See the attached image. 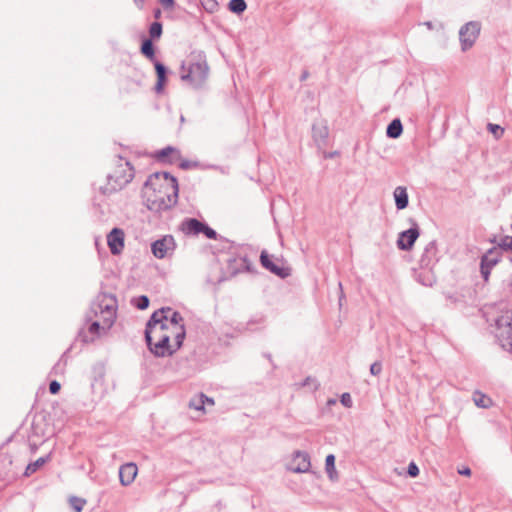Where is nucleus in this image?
Segmentation results:
<instances>
[{"label": "nucleus", "mask_w": 512, "mask_h": 512, "mask_svg": "<svg viewBox=\"0 0 512 512\" xmlns=\"http://www.w3.org/2000/svg\"><path fill=\"white\" fill-rule=\"evenodd\" d=\"M178 182L168 172L151 174L144 184V198L150 211L161 212L170 209L178 200Z\"/></svg>", "instance_id": "f257e3e1"}, {"label": "nucleus", "mask_w": 512, "mask_h": 512, "mask_svg": "<svg viewBox=\"0 0 512 512\" xmlns=\"http://www.w3.org/2000/svg\"><path fill=\"white\" fill-rule=\"evenodd\" d=\"M167 312H171L170 307H163L151 315L145 328V341L150 352L156 357L170 356L175 352L170 346V335L168 330Z\"/></svg>", "instance_id": "f03ea898"}, {"label": "nucleus", "mask_w": 512, "mask_h": 512, "mask_svg": "<svg viewBox=\"0 0 512 512\" xmlns=\"http://www.w3.org/2000/svg\"><path fill=\"white\" fill-rule=\"evenodd\" d=\"M180 78L193 88L203 86L208 78L209 67L203 53H191L181 64Z\"/></svg>", "instance_id": "7ed1b4c3"}, {"label": "nucleus", "mask_w": 512, "mask_h": 512, "mask_svg": "<svg viewBox=\"0 0 512 512\" xmlns=\"http://www.w3.org/2000/svg\"><path fill=\"white\" fill-rule=\"evenodd\" d=\"M108 184L101 188L103 194H111L124 188L134 178V168L126 161L121 163L115 172L108 175Z\"/></svg>", "instance_id": "20e7f679"}, {"label": "nucleus", "mask_w": 512, "mask_h": 512, "mask_svg": "<svg viewBox=\"0 0 512 512\" xmlns=\"http://www.w3.org/2000/svg\"><path fill=\"white\" fill-rule=\"evenodd\" d=\"M495 336L503 349L512 352V311H505L496 319Z\"/></svg>", "instance_id": "39448f33"}, {"label": "nucleus", "mask_w": 512, "mask_h": 512, "mask_svg": "<svg viewBox=\"0 0 512 512\" xmlns=\"http://www.w3.org/2000/svg\"><path fill=\"white\" fill-rule=\"evenodd\" d=\"M116 300L114 297H106L103 298L96 304H93L92 310L95 314L100 311L103 316V326L102 329H109L115 320L116 316Z\"/></svg>", "instance_id": "423d86ee"}, {"label": "nucleus", "mask_w": 512, "mask_h": 512, "mask_svg": "<svg viewBox=\"0 0 512 512\" xmlns=\"http://www.w3.org/2000/svg\"><path fill=\"white\" fill-rule=\"evenodd\" d=\"M481 30V24L477 21H470L464 24L459 30L461 50L467 51L475 44Z\"/></svg>", "instance_id": "0eeeda50"}, {"label": "nucleus", "mask_w": 512, "mask_h": 512, "mask_svg": "<svg viewBox=\"0 0 512 512\" xmlns=\"http://www.w3.org/2000/svg\"><path fill=\"white\" fill-rule=\"evenodd\" d=\"M410 222L412 223V226L409 229L400 232L397 239V247L402 251H410L420 236L418 224L413 219H410Z\"/></svg>", "instance_id": "6e6552de"}, {"label": "nucleus", "mask_w": 512, "mask_h": 512, "mask_svg": "<svg viewBox=\"0 0 512 512\" xmlns=\"http://www.w3.org/2000/svg\"><path fill=\"white\" fill-rule=\"evenodd\" d=\"M260 263L266 270L281 279H285L291 275V268L276 264L266 250H263L260 254Z\"/></svg>", "instance_id": "1a4fd4ad"}, {"label": "nucleus", "mask_w": 512, "mask_h": 512, "mask_svg": "<svg viewBox=\"0 0 512 512\" xmlns=\"http://www.w3.org/2000/svg\"><path fill=\"white\" fill-rule=\"evenodd\" d=\"M175 249V241L173 236L166 235L161 239L154 241L151 250L156 258L162 259Z\"/></svg>", "instance_id": "9d476101"}, {"label": "nucleus", "mask_w": 512, "mask_h": 512, "mask_svg": "<svg viewBox=\"0 0 512 512\" xmlns=\"http://www.w3.org/2000/svg\"><path fill=\"white\" fill-rule=\"evenodd\" d=\"M499 261L497 248L488 250L481 258L480 272L485 281L488 280L490 271Z\"/></svg>", "instance_id": "9b49d317"}, {"label": "nucleus", "mask_w": 512, "mask_h": 512, "mask_svg": "<svg viewBox=\"0 0 512 512\" xmlns=\"http://www.w3.org/2000/svg\"><path fill=\"white\" fill-rule=\"evenodd\" d=\"M107 243L113 255L119 254L124 247V232L120 228H113L107 235Z\"/></svg>", "instance_id": "f8f14e48"}, {"label": "nucleus", "mask_w": 512, "mask_h": 512, "mask_svg": "<svg viewBox=\"0 0 512 512\" xmlns=\"http://www.w3.org/2000/svg\"><path fill=\"white\" fill-rule=\"evenodd\" d=\"M328 135V126L324 121H318L312 125V137L318 148L326 146Z\"/></svg>", "instance_id": "ddd939ff"}, {"label": "nucleus", "mask_w": 512, "mask_h": 512, "mask_svg": "<svg viewBox=\"0 0 512 512\" xmlns=\"http://www.w3.org/2000/svg\"><path fill=\"white\" fill-rule=\"evenodd\" d=\"M311 466L310 457L306 452L296 451L294 453L290 470L295 473H304L309 471Z\"/></svg>", "instance_id": "4468645a"}, {"label": "nucleus", "mask_w": 512, "mask_h": 512, "mask_svg": "<svg viewBox=\"0 0 512 512\" xmlns=\"http://www.w3.org/2000/svg\"><path fill=\"white\" fill-rule=\"evenodd\" d=\"M437 261V244L436 241H430L420 258L422 268H430Z\"/></svg>", "instance_id": "2eb2a0df"}, {"label": "nucleus", "mask_w": 512, "mask_h": 512, "mask_svg": "<svg viewBox=\"0 0 512 512\" xmlns=\"http://www.w3.org/2000/svg\"><path fill=\"white\" fill-rule=\"evenodd\" d=\"M137 471H138V468L135 463L130 462V463L121 465L120 469H119L120 483L123 486L130 485L134 481V479L137 475Z\"/></svg>", "instance_id": "dca6fc26"}, {"label": "nucleus", "mask_w": 512, "mask_h": 512, "mask_svg": "<svg viewBox=\"0 0 512 512\" xmlns=\"http://www.w3.org/2000/svg\"><path fill=\"white\" fill-rule=\"evenodd\" d=\"M154 67L157 74V82L154 89L156 93H161L164 90V86L167 82L168 69L163 63L159 61L154 62Z\"/></svg>", "instance_id": "f3484780"}, {"label": "nucleus", "mask_w": 512, "mask_h": 512, "mask_svg": "<svg viewBox=\"0 0 512 512\" xmlns=\"http://www.w3.org/2000/svg\"><path fill=\"white\" fill-rule=\"evenodd\" d=\"M181 227L185 234L199 235L204 227V222H201L196 218H188L182 222Z\"/></svg>", "instance_id": "a211bd4d"}, {"label": "nucleus", "mask_w": 512, "mask_h": 512, "mask_svg": "<svg viewBox=\"0 0 512 512\" xmlns=\"http://www.w3.org/2000/svg\"><path fill=\"white\" fill-rule=\"evenodd\" d=\"M395 206L398 210L405 209L409 204V196L404 186H397L394 190Z\"/></svg>", "instance_id": "6ab92c4d"}, {"label": "nucleus", "mask_w": 512, "mask_h": 512, "mask_svg": "<svg viewBox=\"0 0 512 512\" xmlns=\"http://www.w3.org/2000/svg\"><path fill=\"white\" fill-rule=\"evenodd\" d=\"M403 132V125L400 119H393L387 126L386 135L389 138L396 139L401 136Z\"/></svg>", "instance_id": "aec40b11"}, {"label": "nucleus", "mask_w": 512, "mask_h": 512, "mask_svg": "<svg viewBox=\"0 0 512 512\" xmlns=\"http://www.w3.org/2000/svg\"><path fill=\"white\" fill-rule=\"evenodd\" d=\"M166 316H168V320H167L168 329H170V328L177 329L179 326H184V323H183L184 319L179 312L173 311L171 309V312H167Z\"/></svg>", "instance_id": "412c9836"}, {"label": "nucleus", "mask_w": 512, "mask_h": 512, "mask_svg": "<svg viewBox=\"0 0 512 512\" xmlns=\"http://www.w3.org/2000/svg\"><path fill=\"white\" fill-rule=\"evenodd\" d=\"M140 50H141V53L145 57H147L149 60L154 61V62L156 61L154 45L150 38H146L142 41Z\"/></svg>", "instance_id": "4be33fe9"}, {"label": "nucleus", "mask_w": 512, "mask_h": 512, "mask_svg": "<svg viewBox=\"0 0 512 512\" xmlns=\"http://www.w3.org/2000/svg\"><path fill=\"white\" fill-rule=\"evenodd\" d=\"M325 470L331 480L337 479V472L335 470V456L333 454L326 456Z\"/></svg>", "instance_id": "5701e85b"}, {"label": "nucleus", "mask_w": 512, "mask_h": 512, "mask_svg": "<svg viewBox=\"0 0 512 512\" xmlns=\"http://www.w3.org/2000/svg\"><path fill=\"white\" fill-rule=\"evenodd\" d=\"M228 8L233 13L241 14L246 10L247 4L245 0H230Z\"/></svg>", "instance_id": "b1692460"}, {"label": "nucleus", "mask_w": 512, "mask_h": 512, "mask_svg": "<svg viewBox=\"0 0 512 512\" xmlns=\"http://www.w3.org/2000/svg\"><path fill=\"white\" fill-rule=\"evenodd\" d=\"M473 400L475 405L481 408H487L491 404V399L480 392L474 393Z\"/></svg>", "instance_id": "393cba45"}, {"label": "nucleus", "mask_w": 512, "mask_h": 512, "mask_svg": "<svg viewBox=\"0 0 512 512\" xmlns=\"http://www.w3.org/2000/svg\"><path fill=\"white\" fill-rule=\"evenodd\" d=\"M173 333H174V339H175V351L177 349H179L182 344H183V341L185 339V335H186V331H185V326H179L177 329H173Z\"/></svg>", "instance_id": "a878e982"}, {"label": "nucleus", "mask_w": 512, "mask_h": 512, "mask_svg": "<svg viewBox=\"0 0 512 512\" xmlns=\"http://www.w3.org/2000/svg\"><path fill=\"white\" fill-rule=\"evenodd\" d=\"M204 405L205 401L203 393H201L198 397L191 399L189 402V407L198 411H204Z\"/></svg>", "instance_id": "bb28decb"}, {"label": "nucleus", "mask_w": 512, "mask_h": 512, "mask_svg": "<svg viewBox=\"0 0 512 512\" xmlns=\"http://www.w3.org/2000/svg\"><path fill=\"white\" fill-rule=\"evenodd\" d=\"M149 298L146 295H141L132 300V304L139 310H145L149 306Z\"/></svg>", "instance_id": "cd10ccee"}, {"label": "nucleus", "mask_w": 512, "mask_h": 512, "mask_svg": "<svg viewBox=\"0 0 512 512\" xmlns=\"http://www.w3.org/2000/svg\"><path fill=\"white\" fill-rule=\"evenodd\" d=\"M45 462H46V458L40 457L35 462L30 463L26 467L25 475L29 476L30 474L36 472Z\"/></svg>", "instance_id": "c85d7f7f"}, {"label": "nucleus", "mask_w": 512, "mask_h": 512, "mask_svg": "<svg viewBox=\"0 0 512 512\" xmlns=\"http://www.w3.org/2000/svg\"><path fill=\"white\" fill-rule=\"evenodd\" d=\"M150 39L160 38L162 35V24L160 22H153L149 28Z\"/></svg>", "instance_id": "c756f323"}, {"label": "nucleus", "mask_w": 512, "mask_h": 512, "mask_svg": "<svg viewBox=\"0 0 512 512\" xmlns=\"http://www.w3.org/2000/svg\"><path fill=\"white\" fill-rule=\"evenodd\" d=\"M170 154H176L179 157V151L174 147L168 146L157 153V158L161 161H164L165 158L168 157Z\"/></svg>", "instance_id": "7c9ffc66"}, {"label": "nucleus", "mask_w": 512, "mask_h": 512, "mask_svg": "<svg viewBox=\"0 0 512 512\" xmlns=\"http://www.w3.org/2000/svg\"><path fill=\"white\" fill-rule=\"evenodd\" d=\"M500 249L504 251H512V236H502L498 242Z\"/></svg>", "instance_id": "2f4dec72"}, {"label": "nucleus", "mask_w": 512, "mask_h": 512, "mask_svg": "<svg viewBox=\"0 0 512 512\" xmlns=\"http://www.w3.org/2000/svg\"><path fill=\"white\" fill-rule=\"evenodd\" d=\"M70 504H71V507L76 511V512H81L84 505L86 504V500L85 499H82V498H79V497H71L70 498Z\"/></svg>", "instance_id": "473e14b6"}, {"label": "nucleus", "mask_w": 512, "mask_h": 512, "mask_svg": "<svg viewBox=\"0 0 512 512\" xmlns=\"http://www.w3.org/2000/svg\"><path fill=\"white\" fill-rule=\"evenodd\" d=\"M203 8L209 12L213 13L218 9V2L216 0H200Z\"/></svg>", "instance_id": "72a5a7b5"}, {"label": "nucleus", "mask_w": 512, "mask_h": 512, "mask_svg": "<svg viewBox=\"0 0 512 512\" xmlns=\"http://www.w3.org/2000/svg\"><path fill=\"white\" fill-rule=\"evenodd\" d=\"M201 233H203L208 239H217V232L209 227L206 223H204V227L202 228Z\"/></svg>", "instance_id": "f704fd0d"}, {"label": "nucleus", "mask_w": 512, "mask_h": 512, "mask_svg": "<svg viewBox=\"0 0 512 512\" xmlns=\"http://www.w3.org/2000/svg\"><path fill=\"white\" fill-rule=\"evenodd\" d=\"M488 130L491 133H493L496 138H500L503 135V133H504V129L502 127H500L499 125H497V124L489 123L488 124Z\"/></svg>", "instance_id": "c9c22d12"}, {"label": "nucleus", "mask_w": 512, "mask_h": 512, "mask_svg": "<svg viewBox=\"0 0 512 512\" xmlns=\"http://www.w3.org/2000/svg\"><path fill=\"white\" fill-rule=\"evenodd\" d=\"M419 468L418 466L416 465L415 462H410L409 465H408V468H407V474L412 477V478H415L419 475Z\"/></svg>", "instance_id": "e433bc0d"}, {"label": "nucleus", "mask_w": 512, "mask_h": 512, "mask_svg": "<svg viewBox=\"0 0 512 512\" xmlns=\"http://www.w3.org/2000/svg\"><path fill=\"white\" fill-rule=\"evenodd\" d=\"M382 371V364L378 361L374 362L371 366H370V373L373 375V376H378Z\"/></svg>", "instance_id": "4c0bfd02"}, {"label": "nucleus", "mask_w": 512, "mask_h": 512, "mask_svg": "<svg viewBox=\"0 0 512 512\" xmlns=\"http://www.w3.org/2000/svg\"><path fill=\"white\" fill-rule=\"evenodd\" d=\"M61 389V385L58 381L53 380L49 384V392L53 395L57 394Z\"/></svg>", "instance_id": "58836bf2"}, {"label": "nucleus", "mask_w": 512, "mask_h": 512, "mask_svg": "<svg viewBox=\"0 0 512 512\" xmlns=\"http://www.w3.org/2000/svg\"><path fill=\"white\" fill-rule=\"evenodd\" d=\"M341 403L345 407H351L352 406V398L349 393H343L340 398Z\"/></svg>", "instance_id": "ea45409f"}, {"label": "nucleus", "mask_w": 512, "mask_h": 512, "mask_svg": "<svg viewBox=\"0 0 512 512\" xmlns=\"http://www.w3.org/2000/svg\"><path fill=\"white\" fill-rule=\"evenodd\" d=\"M100 328H101L100 323L98 321H94L89 326V332L91 334L98 335Z\"/></svg>", "instance_id": "a19ab883"}, {"label": "nucleus", "mask_w": 512, "mask_h": 512, "mask_svg": "<svg viewBox=\"0 0 512 512\" xmlns=\"http://www.w3.org/2000/svg\"><path fill=\"white\" fill-rule=\"evenodd\" d=\"M159 2L164 7V9L172 10L175 6L174 0H159Z\"/></svg>", "instance_id": "79ce46f5"}, {"label": "nucleus", "mask_w": 512, "mask_h": 512, "mask_svg": "<svg viewBox=\"0 0 512 512\" xmlns=\"http://www.w3.org/2000/svg\"><path fill=\"white\" fill-rule=\"evenodd\" d=\"M311 383L315 384L314 385V388L317 389L318 388V383L316 382V380L312 377H307L303 383H302V386H309L311 385Z\"/></svg>", "instance_id": "37998d69"}, {"label": "nucleus", "mask_w": 512, "mask_h": 512, "mask_svg": "<svg viewBox=\"0 0 512 512\" xmlns=\"http://www.w3.org/2000/svg\"><path fill=\"white\" fill-rule=\"evenodd\" d=\"M458 473L460 475L470 476L471 475V469L469 467H464V468L458 470Z\"/></svg>", "instance_id": "c03bdc74"}, {"label": "nucleus", "mask_w": 512, "mask_h": 512, "mask_svg": "<svg viewBox=\"0 0 512 512\" xmlns=\"http://www.w3.org/2000/svg\"><path fill=\"white\" fill-rule=\"evenodd\" d=\"M180 168L182 169H188L191 167V163L188 160H184L180 163Z\"/></svg>", "instance_id": "a18cd8bd"}, {"label": "nucleus", "mask_w": 512, "mask_h": 512, "mask_svg": "<svg viewBox=\"0 0 512 512\" xmlns=\"http://www.w3.org/2000/svg\"><path fill=\"white\" fill-rule=\"evenodd\" d=\"M242 262H243V264H244V266H245V269H246L247 271H249V270H250V265H251V263H250V261L247 259V257L242 258Z\"/></svg>", "instance_id": "49530a36"}, {"label": "nucleus", "mask_w": 512, "mask_h": 512, "mask_svg": "<svg viewBox=\"0 0 512 512\" xmlns=\"http://www.w3.org/2000/svg\"><path fill=\"white\" fill-rule=\"evenodd\" d=\"M308 71H303V73L300 76V81H304L308 78Z\"/></svg>", "instance_id": "de8ad7c7"}, {"label": "nucleus", "mask_w": 512, "mask_h": 512, "mask_svg": "<svg viewBox=\"0 0 512 512\" xmlns=\"http://www.w3.org/2000/svg\"><path fill=\"white\" fill-rule=\"evenodd\" d=\"M204 401H205V404L206 403L211 404V405L214 404V400L212 398L207 397L206 395H204Z\"/></svg>", "instance_id": "09e8293b"}, {"label": "nucleus", "mask_w": 512, "mask_h": 512, "mask_svg": "<svg viewBox=\"0 0 512 512\" xmlns=\"http://www.w3.org/2000/svg\"><path fill=\"white\" fill-rule=\"evenodd\" d=\"M424 25H425L428 29H430V30H432V29H433V24H432V22H430V21L425 22V23H424Z\"/></svg>", "instance_id": "8fccbe9b"}, {"label": "nucleus", "mask_w": 512, "mask_h": 512, "mask_svg": "<svg viewBox=\"0 0 512 512\" xmlns=\"http://www.w3.org/2000/svg\"><path fill=\"white\" fill-rule=\"evenodd\" d=\"M160 336H161V332H158V334H152V337H153V341H157L158 339H160Z\"/></svg>", "instance_id": "3c124183"}, {"label": "nucleus", "mask_w": 512, "mask_h": 512, "mask_svg": "<svg viewBox=\"0 0 512 512\" xmlns=\"http://www.w3.org/2000/svg\"><path fill=\"white\" fill-rule=\"evenodd\" d=\"M160 13H161V12H160V10L158 9V10L155 12V17H156V18H157V17H159Z\"/></svg>", "instance_id": "603ef678"}, {"label": "nucleus", "mask_w": 512, "mask_h": 512, "mask_svg": "<svg viewBox=\"0 0 512 512\" xmlns=\"http://www.w3.org/2000/svg\"><path fill=\"white\" fill-rule=\"evenodd\" d=\"M335 154H337V153H336V152H334V153H330V154L328 155V157H333Z\"/></svg>", "instance_id": "864d4df0"}, {"label": "nucleus", "mask_w": 512, "mask_h": 512, "mask_svg": "<svg viewBox=\"0 0 512 512\" xmlns=\"http://www.w3.org/2000/svg\"><path fill=\"white\" fill-rule=\"evenodd\" d=\"M266 357H267L269 360H271V355H270V354L266 355Z\"/></svg>", "instance_id": "5fc2aeb1"}]
</instances>
